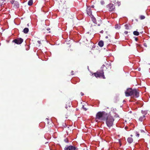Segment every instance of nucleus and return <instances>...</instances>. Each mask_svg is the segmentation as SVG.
<instances>
[{"label":"nucleus","instance_id":"11","mask_svg":"<svg viewBox=\"0 0 150 150\" xmlns=\"http://www.w3.org/2000/svg\"><path fill=\"white\" fill-rule=\"evenodd\" d=\"M101 27L102 28V29H103L105 31V29H107L108 28L107 26L106 25L104 24H102Z\"/></svg>","mask_w":150,"mask_h":150},{"label":"nucleus","instance_id":"23","mask_svg":"<svg viewBox=\"0 0 150 150\" xmlns=\"http://www.w3.org/2000/svg\"><path fill=\"white\" fill-rule=\"evenodd\" d=\"M100 4L102 5H103L105 4L104 1L103 0H101L100 2Z\"/></svg>","mask_w":150,"mask_h":150},{"label":"nucleus","instance_id":"28","mask_svg":"<svg viewBox=\"0 0 150 150\" xmlns=\"http://www.w3.org/2000/svg\"><path fill=\"white\" fill-rule=\"evenodd\" d=\"M103 30H101L100 32V33H103Z\"/></svg>","mask_w":150,"mask_h":150},{"label":"nucleus","instance_id":"18","mask_svg":"<svg viewBox=\"0 0 150 150\" xmlns=\"http://www.w3.org/2000/svg\"><path fill=\"white\" fill-rule=\"evenodd\" d=\"M33 0H29L28 2V4L29 6H31L33 4Z\"/></svg>","mask_w":150,"mask_h":150},{"label":"nucleus","instance_id":"36","mask_svg":"<svg viewBox=\"0 0 150 150\" xmlns=\"http://www.w3.org/2000/svg\"><path fill=\"white\" fill-rule=\"evenodd\" d=\"M46 120H48V119L47 118H46Z\"/></svg>","mask_w":150,"mask_h":150},{"label":"nucleus","instance_id":"14","mask_svg":"<svg viewBox=\"0 0 150 150\" xmlns=\"http://www.w3.org/2000/svg\"><path fill=\"white\" fill-rule=\"evenodd\" d=\"M127 141L129 143H131L133 141V139L131 137H129L127 139Z\"/></svg>","mask_w":150,"mask_h":150},{"label":"nucleus","instance_id":"7","mask_svg":"<svg viewBox=\"0 0 150 150\" xmlns=\"http://www.w3.org/2000/svg\"><path fill=\"white\" fill-rule=\"evenodd\" d=\"M23 39L21 38H18L14 40L13 42L17 44H20L23 42Z\"/></svg>","mask_w":150,"mask_h":150},{"label":"nucleus","instance_id":"17","mask_svg":"<svg viewBox=\"0 0 150 150\" xmlns=\"http://www.w3.org/2000/svg\"><path fill=\"white\" fill-rule=\"evenodd\" d=\"M67 105H68L69 107L70 108L71 107V103L69 102L68 103H67L66 105L65 106V108L67 109H68V106H67Z\"/></svg>","mask_w":150,"mask_h":150},{"label":"nucleus","instance_id":"9","mask_svg":"<svg viewBox=\"0 0 150 150\" xmlns=\"http://www.w3.org/2000/svg\"><path fill=\"white\" fill-rule=\"evenodd\" d=\"M13 4H14V6L16 8H18L19 6V3L18 2L16 1H13Z\"/></svg>","mask_w":150,"mask_h":150},{"label":"nucleus","instance_id":"25","mask_svg":"<svg viewBox=\"0 0 150 150\" xmlns=\"http://www.w3.org/2000/svg\"><path fill=\"white\" fill-rule=\"evenodd\" d=\"M128 32L127 31H125L124 33L126 35L127 34H128Z\"/></svg>","mask_w":150,"mask_h":150},{"label":"nucleus","instance_id":"12","mask_svg":"<svg viewBox=\"0 0 150 150\" xmlns=\"http://www.w3.org/2000/svg\"><path fill=\"white\" fill-rule=\"evenodd\" d=\"M105 42L106 44L107 45V44H109L111 42V41H110V38H109L108 39H105Z\"/></svg>","mask_w":150,"mask_h":150},{"label":"nucleus","instance_id":"24","mask_svg":"<svg viewBox=\"0 0 150 150\" xmlns=\"http://www.w3.org/2000/svg\"><path fill=\"white\" fill-rule=\"evenodd\" d=\"M64 141L65 142L68 143V140L67 138H66L64 140Z\"/></svg>","mask_w":150,"mask_h":150},{"label":"nucleus","instance_id":"26","mask_svg":"<svg viewBox=\"0 0 150 150\" xmlns=\"http://www.w3.org/2000/svg\"><path fill=\"white\" fill-rule=\"evenodd\" d=\"M82 108L84 109V110H85V111L86 110H87L86 109V108H84V106L83 105V106Z\"/></svg>","mask_w":150,"mask_h":150},{"label":"nucleus","instance_id":"34","mask_svg":"<svg viewBox=\"0 0 150 150\" xmlns=\"http://www.w3.org/2000/svg\"><path fill=\"white\" fill-rule=\"evenodd\" d=\"M13 1H11V3L12 4H13Z\"/></svg>","mask_w":150,"mask_h":150},{"label":"nucleus","instance_id":"29","mask_svg":"<svg viewBox=\"0 0 150 150\" xmlns=\"http://www.w3.org/2000/svg\"><path fill=\"white\" fill-rule=\"evenodd\" d=\"M135 40L136 41H137L138 40V38H135Z\"/></svg>","mask_w":150,"mask_h":150},{"label":"nucleus","instance_id":"33","mask_svg":"<svg viewBox=\"0 0 150 150\" xmlns=\"http://www.w3.org/2000/svg\"><path fill=\"white\" fill-rule=\"evenodd\" d=\"M104 67H105V65L104 64H103L102 66V67L103 68Z\"/></svg>","mask_w":150,"mask_h":150},{"label":"nucleus","instance_id":"6","mask_svg":"<svg viewBox=\"0 0 150 150\" xmlns=\"http://www.w3.org/2000/svg\"><path fill=\"white\" fill-rule=\"evenodd\" d=\"M64 150H76L75 146H67L64 148Z\"/></svg>","mask_w":150,"mask_h":150},{"label":"nucleus","instance_id":"15","mask_svg":"<svg viewBox=\"0 0 150 150\" xmlns=\"http://www.w3.org/2000/svg\"><path fill=\"white\" fill-rule=\"evenodd\" d=\"M29 31V29L27 28H25L23 30V32L25 34L27 33Z\"/></svg>","mask_w":150,"mask_h":150},{"label":"nucleus","instance_id":"40","mask_svg":"<svg viewBox=\"0 0 150 150\" xmlns=\"http://www.w3.org/2000/svg\"><path fill=\"white\" fill-rule=\"evenodd\" d=\"M131 137H132V135H131Z\"/></svg>","mask_w":150,"mask_h":150},{"label":"nucleus","instance_id":"20","mask_svg":"<svg viewBox=\"0 0 150 150\" xmlns=\"http://www.w3.org/2000/svg\"><path fill=\"white\" fill-rule=\"evenodd\" d=\"M125 29L127 30L129 29V27L128 25L127 24L125 25Z\"/></svg>","mask_w":150,"mask_h":150},{"label":"nucleus","instance_id":"5","mask_svg":"<svg viewBox=\"0 0 150 150\" xmlns=\"http://www.w3.org/2000/svg\"><path fill=\"white\" fill-rule=\"evenodd\" d=\"M107 7L108 9V11L110 12H113L115 9V6L112 4H110L107 5Z\"/></svg>","mask_w":150,"mask_h":150},{"label":"nucleus","instance_id":"27","mask_svg":"<svg viewBox=\"0 0 150 150\" xmlns=\"http://www.w3.org/2000/svg\"><path fill=\"white\" fill-rule=\"evenodd\" d=\"M38 43L39 44H41L40 41L38 40Z\"/></svg>","mask_w":150,"mask_h":150},{"label":"nucleus","instance_id":"32","mask_svg":"<svg viewBox=\"0 0 150 150\" xmlns=\"http://www.w3.org/2000/svg\"><path fill=\"white\" fill-rule=\"evenodd\" d=\"M109 39V38H108V36H106L105 37V39Z\"/></svg>","mask_w":150,"mask_h":150},{"label":"nucleus","instance_id":"2","mask_svg":"<svg viewBox=\"0 0 150 150\" xmlns=\"http://www.w3.org/2000/svg\"><path fill=\"white\" fill-rule=\"evenodd\" d=\"M108 115V114L104 111L99 112L96 115V120L101 121L105 120Z\"/></svg>","mask_w":150,"mask_h":150},{"label":"nucleus","instance_id":"10","mask_svg":"<svg viewBox=\"0 0 150 150\" xmlns=\"http://www.w3.org/2000/svg\"><path fill=\"white\" fill-rule=\"evenodd\" d=\"M146 115V113L143 115L142 116H140L139 118V120L141 122H142L145 119L144 118L145 117V115Z\"/></svg>","mask_w":150,"mask_h":150},{"label":"nucleus","instance_id":"21","mask_svg":"<svg viewBox=\"0 0 150 150\" xmlns=\"http://www.w3.org/2000/svg\"><path fill=\"white\" fill-rule=\"evenodd\" d=\"M140 18L141 20H143L145 18V16L143 15H141L140 16Z\"/></svg>","mask_w":150,"mask_h":150},{"label":"nucleus","instance_id":"31","mask_svg":"<svg viewBox=\"0 0 150 150\" xmlns=\"http://www.w3.org/2000/svg\"><path fill=\"white\" fill-rule=\"evenodd\" d=\"M73 72H74V71H71V75H73Z\"/></svg>","mask_w":150,"mask_h":150},{"label":"nucleus","instance_id":"37","mask_svg":"<svg viewBox=\"0 0 150 150\" xmlns=\"http://www.w3.org/2000/svg\"><path fill=\"white\" fill-rule=\"evenodd\" d=\"M143 112H144V111H142V113H143Z\"/></svg>","mask_w":150,"mask_h":150},{"label":"nucleus","instance_id":"22","mask_svg":"<svg viewBox=\"0 0 150 150\" xmlns=\"http://www.w3.org/2000/svg\"><path fill=\"white\" fill-rule=\"evenodd\" d=\"M136 136L137 137H139V132H136Z\"/></svg>","mask_w":150,"mask_h":150},{"label":"nucleus","instance_id":"3","mask_svg":"<svg viewBox=\"0 0 150 150\" xmlns=\"http://www.w3.org/2000/svg\"><path fill=\"white\" fill-rule=\"evenodd\" d=\"M105 120L106 124L108 127L110 128L112 126L114 120L112 116L108 115L106 117Z\"/></svg>","mask_w":150,"mask_h":150},{"label":"nucleus","instance_id":"35","mask_svg":"<svg viewBox=\"0 0 150 150\" xmlns=\"http://www.w3.org/2000/svg\"><path fill=\"white\" fill-rule=\"evenodd\" d=\"M81 93L82 96H83L84 95V94L83 93Z\"/></svg>","mask_w":150,"mask_h":150},{"label":"nucleus","instance_id":"30","mask_svg":"<svg viewBox=\"0 0 150 150\" xmlns=\"http://www.w3.org/2000/svg\"><path fill=\"white\" fill-rule=\"evenodd\" d=\"M140 132H144V130H141L140 131Z\"/></svg>","mask_w":150,"mask_h":150},{"label":"nucleus","instance_id":"13","mask_svg":"<svg viewBox=\"0 0 150 150\" xmlns=\"http://www.w3.org/2000/svg\"><path fill=\"white\" fill-rule=\"evenodd\" d=\"M98 45L100 47H103L104 45L103 42L102 40L100 41L98 43Z\"/></svg>","mask_w":150,"mask_h":150},{"label":"nucleus","instance_id":"4","mask_svg":"<svg viewBox=\"0 0 150 150\" xmlns=\"http://www.w3.org/2000/svg\"><path fill=\"white\" fill-rule=\"evenodd\" d=\"M93 74L96 78H102L103 79H105L104 75L103 70H102L100 71H97L96 72L94 73Z\"/></svg>","mask_w":150,"mask_h":150},{"label":"nucleus","instance_id":"16","mask_svg":"<svg viewBox=\"0 0 150 150\" xmlns=\"http://www.w3.org/2000/svg\"><path fill=\"white\" fill-rule=\"evenodd\" d=\"M92 21L93 22L96 24H98V26L100 25V24L98 23V24L97 22V21L95 18H93L92 19Z\"/></svg>","mask_w":150,"mask_h":150},{"label":"nucleus","instance_id":"39","mask_svg":"<svg viewBox=\"0 0 150 150\" xmlns=\"http://www.w3.org/2000/svg\"><path fill=\"white\" fill-rule=\"evenodd\" d=\"M101 20L100 21V23L101 22Z\"/></svg>","mask_w":150,"mask_h":150},{"label":"nucleus","instance_id":"19","mask_svg":"<svg viewBox=\"0 0 150 150\" xmlns=\"http://www.w3.org/2000/svg\"><path fill=\"white\" fill-rule=\"evenodd\" d=\"M133 33L134 35H137V36L138 35H139V32L136 31H134Z\"/></svg>","mask_w":150,"mask_h":150},{"label":"nucleus","instance_id":"1","mask_svg":"<svg viewBox=\"0 0 150 150\" xmlns=\"http://www.w3.org/2000/svg\"><path fill=\"white\" fill-rule=\"evenodd\" d=\"M125 93L126 96H132L136 98L139 96V93L137 89L128 88L125 91Z\"/></svg>","mask_w":150,"mask_h":150},{"label":"nucleus","instance_id":"8","mask_svg":"<svg viewBox=\"0 0 150 150\" xmlns=\"http://www.w3.org/2000/svg\"><path fill=\"white\" fill-rule=\"evenodd\" d=\"M86 11L87 14L88 15L90 16L92 15L91 10L90 7H88L87 8Z\"/></svg>","mask_w":150,"mask_h":150},{"label":"nucleus","instance_id":"38","mask_svg":"<svg viewBox=\"0 0 150 150\" xmlns=\"http://www.w3.org/2000/svg\"><path fill=\"white\" fill-rule=\"evenodd\" d=\"M27 25H28V26H29V24H27Z\"/></svg>","mask_w":150,"mask_h":150}]
</instances>
